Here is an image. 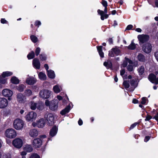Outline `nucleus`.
Instances as JSON below:
<instances>
[{
  "label": "nucleus",
  "instance_id": "37",
  "mask_svg": "<svg viewBox=\"0 0 158 158\" xmlns=\"http://www.w3.org/2000/svg\"><path fill=\"white\" fill-rule=\"evenodd\" d=\"M98 14L101 15V19L102 20H104V12L102 10H98Z\"/></svg>",
  "mask_w": 158,
  "mask_h": 158
},
{
  "label": "nucleus",
  "instance_id": "52",
  "mask_svg": "<svg viewBox=\"0 0 158 158\" xmlns=\"http://www.w3.org/2000/svg\"><path fill=\"white\" fill-rule=\"evenodd\" d=\"M27 154V153L24 151L21 152V155L22 156V158H25V156Z\"/></svg>",
  "mask_w": 158,
  "mask_h": 158
},
{
  "label": "nucleus",
  "instance_id": "50",
  "mask_svg": "<svg viewBox=\"0 0 158 158\" xmlns=\"http://www.w3.org/2000/svg\"><path fill=\"white\" fill-rule=\"evenodd\" d=\"M103 6L105 7H107V3L106 1L103 0L102 1V3Z\"/></svg>",
  "mask_w": 158,
  "mask_h": 158
},
{
  "label": "nucleus",
  "instance_id": "43",
  "mask_svg": "<svg viewBox=\"0 0 158 158\" xmlns=\"http://www.w3.org/2000/svg\"><path fill=\"white\" fill-rule=\"evenodd\" d=\"M5 77H3L2 76H0V83L5 84L6 82V80L4 78Z\"/></svg>",
  "mask_w": 158,
  "mask_h": 158
},
{
  "label": "nucleus",
  "instance_id": "30",
  "mask_svg": "<svg viewBox=\"0 0 158 158\" xmlns=\"http://www.w3.org/2000/svg\"><path fill=\"white\" fill-rule=\"evenodd\" d=\"M104 65L107 68H110L112 66V64L110 61H108L107 62H104Z\"/></svg>",
  "mask_w": 158,
  "mask_h": 158
},
{
  "label": "nucleus",
  "instance_id": "22",
  "mask_svg": "<svg viewBox=\"0 0 158 158\" xmlns=\"http://www.w3.org/2000/svg\"><path fill=\"white\" fill-rule=\"evenodd\" d=\"M57 133V128L56 127H53L51 129L50 132V135L53 137Z\"/></svg>",
  "mask_w": 158,
  "mask_h": 158
},
{
  "label": "nucleus",
  "instance_id": "38",
  "mask_svg": "<svg viewBox=\"0 0 158 158\" xmlns=\"http://www.w3.org/2000/svg\"><path fill=\"white\" fill-rule=\"evenodd\" d=\"M37 108L40 110H42L44 109V104L42 103H39L37 106Z\"/></svg>",
  "mask_w": 158,
  "mask_h": 158
},
{
  "label": "nucleus",
  "instance_id": "27",
  "mask_svg": "<svg viewBox=\"0 0 158 158\" xmlns=\"http://www.w3.org/2000/svg\"><path fill=\"white\" fill-rule=\"evenodd\" d=\"M136 44L134 43L133 41H132L130 44L127 47V48L129 49L134 50L136 48Z\"/></svg>",
  "mask_w": 158,
  "mask_h": 158
},
{
  "label": "nucleus",
  "instance_id": "9",
  "mask_svg": "<svg viewBox=\"0 0 158 158\" xmlns=\"http://www.w3.org/2000/svg\"><path fill=\"white\" fill-rule=\"evenodd\" d=\"M149 36L147 35H140L138 36V38L140 44L147 41L149 40Z\"/></svg>",
  "mask_w": 158,
  "mask_h": 158
},
{
  "label": "nucleus",
  "instance_id": "48",
  "mask_svg": "<svg viewBox=\"0 0 158 158\" xmlns=\"http://www.w3.org/2000/svg\"><path fill=\"white\" fill-rule=\"evenodd\" d=\"M3 158H11V155L9 154H7L3 156Z\"/></svg>",
  "mask_w": 158,
  "mask_h": 158
},
{
  "label": "nucleus",
  "instance_id": "20",
  "mask_svg": "<svg viewBox=\"0 0 158 158\" xmlns=\"http://www.w3.org/2000/svg\"><path fill=\"white\" fill-rule=\"evenodd\" d=\"M36 82V80L35 78L30 77L28 78L26 80V82L29 85H33Z\"/></svg>",
  "mask_w": 158,
  "mask_h": 158
},
{
  "label": "nucleus",
  "instance_id": "29",
  "mask_svg": "<svg viewBox=\"0 0 158 158\" xmlns=\"http://www.w3.org/2000/svg\"><path fill=\"white\" fill-rule=\"evenodd\" d=\"M39 77L41 80H45L46 78L45 74L42 72H40L39 73Z\"/></svg>",
  "mask_w": 158,
  "mask_h": 158
},
{
  "label": "nucleus",
  "instance_id": "60",
  "mask_svg": "<svg viewBox=\"0 0 158 158\" xmlns=\"http://www.w3.org/2000/svg\"><path fill=\"white\" fill-rule=\"evenodd\" d=\"M150 139V137L148 136H146L144 139V141L147 142Z\"/></svg>",
  "mask_w": 158,
  "mask_h": 158
},
{
  "label": "nucleus",
  "instance_id": "10",
  "mask_svg": "<svg viewBox=\"0 0 158 158\" xmlns=\"http://www.w3.org/2000/svg\"><path fill=\"white\" fill-rule=\"evenodd\" d=\"M120 50L116 47L113 48L110 51L109 53V55L111 57H113L114 56V54L116 55H120Z\"/></svg>",
  "mask_w": 158,
  "mask_h": 158
},
{
  "label": "nucleus",
  "instance_id": "11",
  "mask_svg": "<svg viewBox=\"0 0 158 158\" xmlns=\"http://www.w3.org/2000/svg\"><path fill=\"white\" fill-rule=\"evenodd\" d=\"M58 101L57 100L52 101L50 104V109L53 111L57 110L58 107Z\"/></svg>",
  "mask_w": 158,
  "mask_h": 158
},
{
  "label": "nucleus",
  "instance_id": "17",
  "mask_svg": "<svg viewBox=\"0 0 158 158\" xmlns=\"http://www.w3.org/2000/svg\"><path fill=\"white\" fill-rule=\"evenodd\" d=\"M45 124L44 120L43 118H40L37 122V126L39 128H42Z\"/></svg>",
  "mask_w": 158,
  "mask_h": 158
},
{
  "label": "nucleus",
  "instance_id": "49",
  "mask_svg": "<svg viewBox=\"0 0 158 158\" xmlns=\"http://www.w3.org/2000/svg\"><path fill=\"white\" fill-rule=\"evenodd\" d=\"M146 98L145 97H143L142 98V101H141V103L142 104H144L146 103Z\"/></svg>",
  "mask_w": 158,
  "mask_h": 158
},
{
  "label": "nucleus",
  "instance_id": "59",
  "mask_svg": "<svg viewBox=\"0 0 158 158\" xmlns=\"http://www.w3.org/2000/svg\"><path fill=\"white\" fill-rule=\"evenodd\" d=\"M41 24V22L40 21H37L35 22V25H40Z\"/></svg>",
  "mask_w": 158,
  "mask_h": 158
},
{
  "label": "nucleus",
  "instance_id": "40",
  "mask_svg": "<svg viewBox=\"0 0 158 158\" xmlns=\"http://www.w3.org/2000/svg\"><path fill=\"white\" fill-rule=\"evenodd\" d=\"M123 85L126 89L128 88L130 86L129 81H124L123 83Z\"/></svg>",
  "mask_w": 158,
  "mask_h": 158
},
{
  "label": "nucleus",
  "instance_id": "13",
  "mask_svg": "<svg viewBox=\"0 0 158 158\" xmlns=\"http://www.w3.org/2000/svg\"><path fill=\"white\" fill-rule=\"evenodd\" d=\"M16 98L18 102L20 103H24L26 101V98L25 96L21 93L17 94Z\"/></svg>",
  "mask_w": 158,
  "mask_h": 158
},
{
  "label": "nucleus",
  "instance_id": "62",
  "mask_svg": "<svg viewBox=\"0 0 158 158\" xmlns=\"http://www.w3.org/2000/svg\"><path fill=\"white\" fill-rule=\"evenodd\" d=\"M83 122L82 120L80 119L78 121V123L79 125H82Z\"/></svg>",
  "mask_w": 158,
  "mask_h": 158
},
{
  "label": "nucleus",
  "instance_id": "33",
  "mask_svg": "<svg viewBox=\"0 0 158 158\" xmlns=\"http://www.w3.org/2000/svg\"><path fill=\"white\" fill-rule=\"evenodd\" d=\"M12 74L13 73L11 72L7 71L6 72H3L2 74V76L3 77H8L11 76L12 75Z\"/></svg>",
  "mask_w": 158,
  "mask_h": 158
},
{
  "label": "nucleus",
  "instance_id": "14",
  "mask_svg": "<svg viewBox=\"0 0 158 158\" xmlns=\"http://www.w3.org/2000/svg\"><path fill=\"white\" fill-rule=\"evenodd\" d=\"M8 102L6 99L4 98H0V108H3L7 106Z\"/></svg>",
  "mask_w": 158,
  "mask_h": 158
},
{
  "label": "nucleus",
  "instance_id": "45",
  "mask_svg": "<svg viewBox=\"0 0 158 158\" xmlns=\"http://www.w3.org/2000/svg\"><path fill=\"white\" fill-rule=\"evenodd\" d=\"M29 158H40V157L37 154L33 153L31 155Z\"/></svg>",
  "mask_w": 158,
  "mask_h": 158
},
{
  "label": "nucleus",
  "instance_id": "4",
  "mask_svg": "<svg viewBox=\"0 0 158 158\" xmlns=\"http://www.w3.org/2000/svg\"><path fill=\"white\" fill-rule=\"evenodd\" d=\"M36 116V113L34 111H31L27 113L25 116V118L27 121L32 122L35 119Z\"/></svg>",
  "mask_w": 158,
  "mask_h": 158
},
{
  "label": "nucleus",
  "instance_id": "16",
  "mask_svg": "<svg viewBox=\"0 0 158 158\" xmlns=\"http://www.w3.org/2000/svg\"><path fill=\"white\" fill-rule=\"evenodd\" d=\"M29 135L31 137H35L38 135V132L35 129H33L30 130Z\"/></svg>",
  "mask_w": 158,
  "mask_h": 158
},
{
  "label": "nucleus",
  "instance_id": "19",
  "mask_svg": "<svg viewBox=\"0 0 158 158\" xmlns=\"http://www.w3.org/2000/svg\"><path fill=\"white\" fill-rule=\"evenodd\" d=\"M138 60L141 62H145L146 61L145 57L142 54H139L137 56Z\"/></svg>",
  "mask_w": 158,
  "mask_h": 158
},
{
  "label": "nucleus",
  "instance_id": "51",
  "mask_svg": "<svg viewBox=\"0 0 158 158\" xmlns=\"http://www.w3.org/2000/svg\"><path fill=\"white\" fill-rule=\"evenodd\" d=\"M139 124V123H135L132 125L130 127V129H131L135 127L137 124Z\"/></svg>",
  "mask_w": 158,
  "mask_h": 158
},
{
  "label": "nucleus",
  "instance_id": "61",
  "mask_svg": "<svg viewBox=\"0 0 158 158\" xmlns=\"http://www.w3.org/2000/svg\"><path fill=\"white\" fill-rule=\"evenodd\" d=\"M132 102L135 104L137 103L138 102V101L136 99H134L133 100Z\"/></svg>",
  "mask_w": 158,
  "mask_h": 158
},
{
  "label": "nucleus",
  "instance_id": "21",
  "mask_svg": "<svg viewBox=\"0 0 158 158\" xmlns=\"http://www.w3.org/2000/svg\"><path fill=\"white\" fill-rule=\"evenodd\" d=\"M70 106L69 105L66 106L64 109L60 112V114L62 115L68 113L70 110Z\"/></svg>",
  "mask_w": 158,
  "mask_h": 158
},
{
  "label": "nucleus",
  "instance_id": "24",
  "mask_svg": "<svg viewBox=\"0 0 158 158\" xmlns=\"http://www.w3.org/2000/svg\"><path fill=\"white\" fill-rule=\"evenodd\" d=\"M97 49L100 56L101 57H104V53L102 51V46H101L97 47Z\"/></svg>",
  "mask_w": 158,
  "mask_h": 158
},
{
  "label": "nucleus",
  "instance_id": "64",
  "mask_svg": "<svg viewBox=\"0 0 158 158\" xmlns=\"http://www.w3.org/2000/svg\"><path fill=\"white\" fill-rule=\"evenodd\" d=\"M108 41L110 44H112L113 42V40L112 38H110L108 40Z\"/></svg>",
  "mask_w": 158,
  "mask_h": 158
},
{
  "label": "nucleus",
  "instance_id": "31",
  "mask_svg": "<svg viewBox=\"0 0 158 158\" xmlns=\"http://www.w3.org/2000/svg\"><path fill=\"white\" fill-rule=\"evenodd\" d=\"M53 89L56 93H59L60 91V89L58 85H55L53 87Z\"/></svg>",
  "mask_w": 158,
  "mask_h": 158
},
{
  "label": "nucleus",
  "instance_id": "47",
  "mask_svg": "<svg viewBox=\"0 0 158 158\" xmlns=\"http://www.w3.org/2000/svg\"><path fill=\"white\" fill-rule=\"evenodd\" d=\"M40 48L38 47L36 48L35 51V53L36 56H37L39 55L40 52Z\"/></svg>",
  "mask_w": 158,
  "mask_h": 158
},
{
  "label": "nucleus",
  "instance_id": "44",
  "mask_svg": "<svg viewBox=\"0 0 158 158\" xmlns=\"http://www.w3.org/2000/svg\"><path fill=\"white\" fill-rule=\"evenodd\" d=\"M40 59L43 61L45 60L46 59V56L43 54H41L40 55Z\"/></svg>",
  "mask_w": 158,
  "mask_h": 158
},
{
  "label": "nucleus",
  "instance_id": "53",
  "mask_svg": "<svg viewBox=\"0 0 158 158\" xmlns=\"http://www.w3.org/2000/svg\"><path fill=\"white\" fill-rule=\"evenodd\" d=\"M152 118V117L149 115H148L146 117V118L145 119V120L146 121H149L150 119Z\"/></svg>",
  "mask_w": 158,
  "mask_h": 158
},
{
  "label": "nucleus",
  "instance_id": "26",
  "mask_svg": "<svg viewBox=\"0 0 158 158\" xmlns=\"http://www.w3.org/2000/svg\"><path fill=\"white\" fill-rule=\"evenodd\" d=\"M11 81L12 83L15 84L19 83V80L15 77H13L11 79Z\"/></svg>",
  "mask_w": 158,
  "mask_h": 158
},
{
  "label": "nucleus",
  "instance_id": "8",
  "mask_svg": "<svg viewBox=\"0 0 158 158\" xmlns=\"http://www.w3.org/2000/svg\"><path fill=\"white\" fill-rule=\"evenodd\" d=\"M12 144L15 147L19 148L22 146L23 141L21 139L16 138L13 140Z\"/></svg>",
  "mask_w": 158,
  "mask_h": 158
},
{
  "label": "nucleus",
  "instance_id": "63",
  "mask_svg": "<svg viewBox=\"0 0 158 158\" xmlns=\"http://www.w3.org/2000/svg\"><path fill=\"white\" fill-rule=\"evenodd\" d=\"M44 67H45V69L46 70L48 71V64H45L44 65Z\"/></svg>",
  "mask_w": 158,
  "mask_h": 158
},
{
  "label": "nucleus",
  "instance_id": "54",
  "mask_svg": "<svg viewBox=\"0 0 158 158\" xmlns=\"http://www.w3.org/2000/svg\"><path fill=\"white\" fill-rule=\"evenodd\" d=\"M133 26L132 25H129L127 26V28H126V30H131L132 27Z\"/></svg>",
  "mask_w": 158,
  "mask_h": 158
},
{
  "label": "nucleus",
  "instance_id": "36",
  "mask_svg": "<svg viewBox=\"0 0 158 158\" xmlns=\"http://www.w3.org/2000/svg\"><path fill=\"white\" fill-rule=\"evenodd\" d=\"M136 82L137 81L134 79L131 80L130 84L134 88H135L137 85V84Z\"/></svg>",
  "mask_w": 158,
  "mask_h": 158
},
{
  "label": "nucleus",
  "instance_id": "18",
  "mask_svg": "<svg viewBox=\"0 0 158 158\" xmlns=\"http://www.w3.org/2000/svg\"><path fill=\"white\" fill-rule=\"evenodd\" d=\"M33 64L34 67L37 69L40 68V63L38 59L35 58L33 60Z\"/></svg>",
  "mask_w": 158,
  "mask_h": 158
},
{
  "label": "nucleus",
  "instance_id": "55",
  "mask_svg": "<svg viewBox=\"0 0 158 158\" xmlns=\"http://www.w3.org/2000/svg\"><path fill=\"white\" fill-rule=\"evenodd\" d=\"M125 72V70L124 69L121 70L120 71V75L122 76H123Z\"/></svg>",
  "mask_w": 158,
  "mask_h": 158
},
{
  "label": "nucleus",
  "instance_id": "23",
  "mask_svg": "<svg viewBox=\"0 0 158 158\" xmlns=\"http://www.w3.org/2000/svg\"><path fill=\"white\" fill-rule=\"evenodd\" d=\"M48 76L51 78H53L55 77L54 72L51 70L48 71Z\"/></svg>",
  "mask_w": 158,
  "mask_h": 158
},
{
  "label": "nucleus",
  "instance_id": "5",
  "mask_svg": "<svg viewBox=\"0 0 158 158\" xmlns=\"http://www.w3.org/2000/svg\"><path fill=\"white\" fill-rule=\"evenodd\" d=\"M44 118L48 122L49 125H52L53 124L54 117L52 114L47 113L44 115Z\"/></svg>",
  "mask_w": 158,
  "mask_h": 158
},
{
  "label": "nucleus",
  "instance_id": "46",
  "mask_svg": "<svg viewBox=\"0 0 158 158\" xmlns=\"http://www.w3.org/2000/svg\"><path fill=\"white\" fill-rule=\"evenodd\" d=\"M127 69L128 71H132L133 70V67L132 65H128L127 67Z\"/></svg>",
  "mask_w": 158,
  "mask_h": 158
},
{
  "label": "nucleus",
  "instance_id": "2",
  "mask_svg": "<svg viewBox=\"0 0 158 158\" xmlns=\"http://www.w3.org/2000/svg\"><path fill=\"white\" fill-rule=\"evenodd\" d=\"M13 125L15 129L17 130H20L23 128L24 123L21 119L19 118L16 119L14 120Z\"/></svg>",
  "mask_w": 158,
  "mask_h": 158
},
{
  "label": "nucleus",
  "instance_id": "12",
  "mask_svg": "<svg viewBox=\"0 0 158 158\" xmlns=\"http://www.w3.org/2000/svg\"><path fill=\"white\" fill-rule=\"evenodd\" d=\"M2 94L5 97H8V99L10 100V97H11L13 95V92L11 90L5 89L2 91Z\"/></svg>",
  "mask_w": 158,
  "mask_h": 158
},
{
  "label": "nucleus",
  "instance_id": "25",
  "mask_svg": "<svg viewBox=\"0 0 158 158\" xmlns=\"http://www.w3.org/2000/svg\"><path fill=\"white\" fill-rule=\"evenodd\" d=\"M144 68L143 66H141L138 69V71L139 75L140 76L143 75L144 72Z\"/></svg>",
  "mask_w": 158,
  "mask_h": 158
},
{
  "label": "nucleus",
  "instance_id": "58",
  "mask_svg": "<svg viewBox=\"0 0 158 158\" xmlns=\"http://www.w3.org/2000/svg\"><path fill=\"white\" fill-rule=\"evenodd\" d=\"M1 21V23H6L7 22V21L4 19H2Z\"/></svg>",
  "mask_w": 158,
  "mask_h": 158
},
{
  "label": "nucleus",
  "instance_id": "34",
  "mask_svg": "<svg viewBox=\"0 0 158 158\" xmlns=\"http://www.w3.org/2000/svg\"><path fill=\"white\" fill-rule=\"evenodd\" d=\"M37 106V104L36 103H35L33 102H30V107L31 109L32 110H35Z\"/></svg>",
  "mask_w": 158,
  "mask_h": 158
},
{
  "label": "nucleus",
  "instance_id": "32",
  "mask_svg": "<svg viewBox=\"0 0 158 158\" xmlns=\"http://www.w3.org/2000/svg\"><path fill=\"white\" fill-rule=\"evenodd\" d=\"M25 96H29L32 94V92L30 89H26L24 92Z\"/></svg>",
  "mask_w": 158,
  "mask_h": 158
},
{
  "label": "nucleus",
  "instance_id": "42",
  "mask_svg": "<svg viewBox=\"0 0 158 158\" xmlns=\"http://www.w3.org/2000/svg\"><path fill=\"white\" fill-rule=\"evenodd\" d=\"M125 60L123 61V64H122V66L123 67H125L128 64V58L126 57L125 58Z\"/></svg>",
  "mask_w": 158,
  "mask_h": 158
},
{
  "label": "nucleus",
  "instance_id": "41",
  "mask_svg": "<svg viewBox=\"0 0 158 158\" xmlns=\"http://www.w3.org/2000/svg\"><path fill=\"white\" fill-rule=\"evenodd\" d=\"M31 41L34 43L38 41L37 38L34 35H31L30 36Z\"/></svg>",
  "mask_w": 158,
  "mask_h": 158
},
{
  "label": "nucleus",
  "instance_id": "57",
  "mask_svg": "<svg viewBox=\"0 0 158 158\" xmlns=\"http://www.w3.org/2000/svg\"><path fill=\"white\" fill-rule=\"evenodd\" d=\"M155 56L156 59L158 61V51H156L155 53Z\"/></svg>",
  "mask_w": 158,
  "mask_h": 158
},
{
  "label": "nucleus",
  "instance_id": "56",
  "mask_svg": "<svg viewBox=\"0 0 158 158\" xmlns=\"http://www.w3.org/2000/svg\"><path fill=\"white\" fill-rule=\"evenodd\" d=\"M50 103L48 100H46L45 102V104L47 106H49L50 105Z\"/></svg>",
  "mask_w": 158,
  "mask_h": 158
},
{
  "label": "nucleus",
  "instance_id": "6",
  "mask_svg": "<svg viewBox=\"0 0 158 158\" xmlns=\"http://www.w3.org/2000/svg\"><path fill=\"white\" fill-rule=\"evenodd\" d=\"M32 144L35 148H40L42 145V141L40 138H35L33 140Z\"/></svg>",
  "mask_w": 158,
  "mask_h": 158
},
{
  "label": "nucleus",
  "instance_id": "1",
  "mask_svg": "<svg viewBox=\"0 0 158 158\" xmlns=\"http://www.w3.org/2000/svg\"><path fill=\"white\" fill-rule=\"evenodd\" d=\"M51 95V92L47 89H43L40 90L39 93L40 97L43 99H47Z\"/></svg>",
  "mask_w": 158,
  "mask_h": 158
},
{
  "label": "nucleus",
  "instance_id": "3",
  "mask_svg": "<svg viewBox=\"0 0 158 158\" xmlns=\"http://www.w3.org/2000/svg\"><path fill=\"white\" fill-rule=\"evenodd\" d=\"M5 135L7 138L12 139L16 136L15 131L12 128L7 129L5 132Z\"/></svg>",
  "mask_w": 158,
  "mask_h": 158
},
{
  "label": "nucleus",
  "instance_id": "28",
  "mask_svg": "<svg viewBox=\"0 0 158 158\" xmlns=\"http://www.w3.org/2000/svg\"><path fill=\"white\" fill-rule=\"evenodd\" d=\"M25 150L28 152H31L32 151L33 148L32 146L30 145H26L25 147Z\"/></svg>",
  "mask_w": 158,
  "mask_h": 158
},
{
  "label": "nucleus",
  "instance_id": "39",
  "mask_svg": "<svg viewBox=\"0 0 158 158\" xmlns=\"http://www.w3.org/2000/svg\"><path fill=\"white\" fill-rule=\"evenodd\" d=\"M25 86L23 85H19L17 88V89L20 92H22L23 91V89Z\"/></svg>",
  "mask_w": 158,
  "mask_h": 158
},
{
  "label": "nucleus",
  "instance_id": "7",
  "mask_svg": "<svg viewBox=\"0 0 158 158\" xmlns=\"http://www.w3.org/2000/svg\"><path fill=\"white\" fill-rule=\"evenodd\" d=\"M152 48V45L149 43L144 44L142 46L143 50L146 53H149L151 52Z\"/></svg>",
  "mask_w": 158,
  "mask_h": 158
},
{
  "label": "nucleus",
  "instance_id": "15",
  "mask_svg": "<svg viewBox=\"0 0 158 158\" xmlns=\"http://www.w3.org/2000/svg\"><path fill=\"white\" fill-rule=\"evenodd\" d=\"M149 80L152 83L156 84H158V77L157 78L156 76L153 74H150L148 77Z\"/></svg>",
  "mask_w": 158,
  "mask_h": 158
},
{
  "label": "nucleus",
  "instance_id": "35",
  "mask_svg": "<svg viewBox=\"0 0 158 158\" xmlns=\"http://www.w3.org/2000/svg\"><path fill=\"white\" fill-rule=\"evenodd\" d=\"M35 53L33 51H32L29 53L27 56V57L29 59H33L35 57Z\"/></svg>",
  "mask_w": 158,
  "mask_h": 158
}]
</instances>
